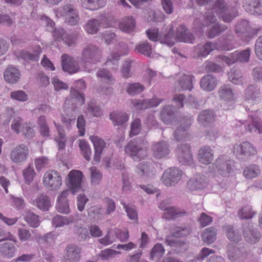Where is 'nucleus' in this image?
Instances as JSON below:
<instances>
[{"label":"nucleus","instance_id":"nucleus-2","mask_svg":"<svg viewBox=\"0 0 262 262\" xmlns=\"http://www.w3.org/2000/svg\"><path fill=\"white\" fill-rule=\"evenodd\" d=\"M102 52L101 49L93 43L85 45L81 53V61L85 65H94L101 62Z\"/></svg>","mask_w":262,"mask_h":262},{"label":"nucleus","instance_id":"nucleus-12","mask_svg":"<svg viewBox=\"0 0 262 262\" xmlns=\"http://www.w3.org/2000/svg\"><path fill=\"white\" fill-rule=\"evenodd\" d=\"M43 184L51 190L58 189L62 184L61 177L55 170L48 171L44 174Z\"/></svg>","mask_w":262,"mask_h":262},{"label":"nucleus","instance_id":"nucleus-33","mask_svg":"<svg viewBox=\"0 0 262 262\" xmlns=\"http://www.w3.org/2000/svg\"><path fill=\"white\" fill-rule=\"evenodd\" d=\"M260 95L259 89L255 85H250L246 89V100L257 101L260 99Z\"/></svg>","mask_w":262,"mask_h":262},{"label":"nucleus","instance_id":"nucleus-4","mask_svg":"<svg viewBox=\"0 0 262 262\" xmlns=\"http://www.w3.org/2000/svg\"><path fill=\"white\" fill-rule=\"evenodd\" d=\"M251 118L250 123L247 121L235 120L234 126L237 129L239 128L242 134H244L246 131L250 133L260 134L262 133V120L257 117H254L252 115H249Z\"/></svg>","mask_w":262,"mask_h":262},{"label":"nucleus","instance_id":"nucleus-15","mask_svg":"<svg viewBox=\"0 0 262 262\" xmlns=\"http://www.w3.org/2000/svg\"><path fill=\"white\" fill-rule=\"evenodd\" d=\"M29 155L28 147L21 144L14 148L10 153V159L15 163H21L25 161Z\"/></svg>","mask_w":262,"mask_h":262},{"label":"nucleus","instance_id":"nucleus-30","mask_svg":"<svg viewBox=\"0 0 262 262\" xmlns=\"http://www.w3.org/2000/svg\"><path fill=\"white\" fill-rule=\"evenodd\" d=\"M215 120L214 112L210 110L202 111L198 117L199 123L203 126H207Z\"/></svg>","mask_w":262,"mask_h":262},{"label":"nucleus","instance_id":"nucleus-59","mask_svg":"<svg viewBox=\"0 0 262 262\" xmlns=\"http://www.w3.org/2000/svg\"><path fill=\"white\" fill-rule=\"evenodd\" d=\"M132 61L131 60H126L122 65L121 73L123 77L128 78L132 76L131 72Z\"/></svg>","mask_w":262,"mask_h":262},{"label":"nucleus","instance_id":"nucleus-11","mask_svg":"<svg viewBox=\"0 0 262 262\" xmlns=\"http://www.w3.org/2000/svg\"><path fill=\"white\" fill-rule=\"evenodd\" d=\"M83 176L82 172L79 170H72L69 173L67 185L73 194L81 189Z\"/></svg>","mask_w":262,"mask_h":262},{"label":"nucleus","instance_id":"nucleus-29","mask_svg":"<svg viewBox=\"0 0 262 262\" xmlns=\"http://www.w3.org/2000/svg\"><path fill=\"white\" fill-rule=\"evenodd\" d=\"M169 231L173 237H184L191 233V229L189 226H177L173 225L170 227Z\"/></svg>","mask_w":262,"mask_h":262},{"label":"nucleus","instance_id":"nucleus-63","mask_svg":"<svg viewBox=\"0 0 262 262\" xmlns=\"http://www.w3.org/2000/svg\"><path fill=\"white\" fill-rule=\"evenodd\" d=\"M56 209L58 212L68 214L70 212L68 201H57Z\"/></svg>","mask_w":262,"mask_h":262},{"label":"nucleus","instance_id":"nucleus-21","mask_svg":"<svg viewBox=\"0 0 262 262\" xmlns=\"http://www.w3.org/2000/svg\"><path fill=\"white\" fill-rule=\"evenodd\" d=\"M215 165L220 173L224 177L228 176L232 170V162L225 156L219 157L216 160Z\"/></svg>","mask_w":262,"mask_h":262},{"label":"nucleus","instance_id":"nucleus-55","mask_svg":"<svg viewBox=\"0 0 262 262\" xmlns=\"http://www.w3.org/2000/svg\"><path fill=\"white\" fill-rule=\"evenodd\" d=\"M229 79L231 82L235 84L243 83L242 73L239 70L232 69L229 73Z\"/></svg>","mask_w":262,"mask_h":262},{"label":"nucleus","instance_id":"nucleus-6","mask_svg":"<svg viewBox=\"0 0 262 262\" xmlns=\"http://www.w3.org/2000/svg\"><path fill=\"white\" fill-rule=\"evenodd\" d=\"M233 153L237 159L247 161L257 154L256 148L249 142H243L234 146Z\"/></svg>","mask_w":262,"mask_h":262},{"label":"nucleus","instance_id":"nucleus-42","mask_svg":"<svg viewBox=\"0 0 262 262\" xmlns=\"http://www.w3.org/2000/svg\"><path fill=\"white\" fill-rule=\"evenodd\" d=\"M216 45L210 41L207 42L203 46H199L198 48V56L199 57H206L209 53L215 49Z\"/></svg>","mask_w":262,"mask_h":262},{"label":"nucleus","instance_id":"nucleus-26","mask_svg":"<svg viewBox=\"0 0 262 262\" xmlns=\"http://www.w3.org/2000/svg\"><path fill=\"white\" fill-rule=\"evenodd\" d=\"M90 139L95 148L94 160L96 163H99L102 150L105 146V143L103 140L95 136H90Z\"/></svg>","mask_w":262,"mask_h":262},{"label":"nucleus","instance_id":"nucleus-34","mask_svg":"<svg viewBox=\"0 0 262 262\" xmlns=\"http://www.w3.org/2000/svg\"><path fill=\"white\" fill-rule=\"evenodd\" d=\"M110 118L115 126H122L128 120V116L125 113L113 112L110 113Z\"/></svg>","mask_w":262,"mask_h":262},{"label":"nucleus","instance_id":"nucleus-48","mask_svg":"<svg viewBox=\"0 0 262 262\" xmlns=\"http://www.w3.org/2000/svg\"><path fill=\"white\" fill-rule=\"evenodd\" d=\"M41 53V50L40 48L35 50L33 53H30L27 51H21L20 52V55L21 58H22L25 61H38L39 59V54Z\"/></svg>","mask_w":262,"mask_h":262},{"label":"nucleus","instance_id":"nucleus-23","mask_svg":"<svg viewBox=\"0 0 262 262\" xmlns=\"http://www.w3.org/2000/svg\"><path fill=\"white\" fill-rule=\"evenodd\" d=\"M177 40L180 42L192 43L195 37L192 33L188 32L187 29L184 25H180L176 32Z\"/></svg>","mask_w":262,"mask_h":262},{"label":"nucleus","instance_id":"nucleus-35","mask_svg":"<svg viewBox=\"0 0 262 262\" xmlns=\"http://www.w3.org/2000/svg\"><path fill=\"white\" fill-rule=\"evenodd\" d=\"M194 77L192 75H183L178 80V84L182 90L191 91L193 89Z\"/></svg>","mask_w":262,"mask_h":262},{"label":"nucleus","instance_id":"nucleus-64","mask_svg":"<svg viewBox=\"0 0 262 262\" xmlns=\"http://www.w3.org/2000/svg\"><path fill=\"white\" fill-rule=\"evenodd\" d=\"M141 127V121L139 118L135 119L130 125V136L133 137L137 135L140 131Z\"/></svg>","mask_w":262,"mask_h":262},{"label":"nucleus","instance_id":"nucleus-13","mask_svg":"<svg viewBox=\"0 0 262 262\" xmlns=\"http://www.w3.org/2000/svg\"><path fill=\"white\" fill-rule=\"evenodd\" d=\"M182 174V171L178 168H168L163 174V183L167 186H174L181 180Z\"/></svg>","mask_w":262,"mask_h":262},{"label":"nucleus","instance_id":"nucleus-45","mask_svg":"<svg viewBox=\"0 0 262 262\" xmlns=\"http://www.w3.org/2000/svg\"><path fill=\"white\" fill-rule=\"evenodd\" d=\"M101 21L97 19H91L85 25V29L90 34H96L100 29Z\"/></svg>","mask_w":262,"mask_h":262},{"label":"nucleus","instance_id":"nucleus-14","mask_svg":"<svg viewBox=\"0 0 262 262\" xmlns=\"http://www.w3.org/2000/svg\"><path fill=\"white\" fill-rule=\"evenodd\" d=\"M82 249L77 245L68 244L64 250V258L67 262H78L80 260Z\"/></svg>","mask_w":262,"mask_h":262},{"label":"nucleus","instance_id":"nucleus-19","mask_svg":"<svg viewBox=\"0 0 262 262\" xmlns=\"http://www.w3.org/2000/svg\"><path fill=\"white\" fill-rule=\"evenodd\" d=\"M159 208L165 211L163 214L164 217L168 220H174L178 217L184 216L187 214L186 211L175 209L164 203H161L159 205Z\"/></svg>","mask_w":262,"mask_h":262},{"label":"nucleus","instance_id":"nucleus-31","mask_svg":"<svg viewBox=\"0 0 262 262\" xmlns=\"http://www.w3.org/2000/svg\"><path fill=\"white\" fill-rule=\"evenodd\" d=\"M213 158V154L209 146H203L199 151V162L204 164H209Z\"/></svg>","mask_w":262,"mask_h":262},{"label":"nucleus","instance_id":"nucleus-46","mask_svg":"<svg viewBox=\"0 0 262 262\" xmlns=\"http://www.w3.org/2000/svg\"><path fill=\"white\" fill-rule=\"evenodd\" d=\"M83 7L91 10H95L103 7L105 2L102 0H81Z\"/></svg>","mask_w":262,"mask_h":262},{"label":"nucleus","instance_id":"nucleus-24","mask_svg":"<svg viewBox=\"0 0 262 262\" xmlns=\"http://www.w3.org/2000/svg\"><path fill=\"white\" fill-rule=\"evenodd\" d=\"M243 7L251 14L262 15V0H243Z\"/></svg>","mask_w":262,"mask_h":262},{"label":"nucleus","instance_id":"nucleus-8","mask_svg":"<svg viewBox=\"0 0 262 262\" xmlns=\"http://www.w3.org/2000/svg\"><path fill=\"white\" fill-rule=\"evenodd\" d=\"M175 154L180 163L183 165H189L192 163V154L189 144H179L175 150Z\"/></svg>","mask_w":262,"mask_h":262},{"label":"nucleus","instance_id":"nucleus-36","mask_svg":"<svg viewBox=\"0 0 262 262\" xmlns=\"http://www.w3.org/2000/svg\"><path fill=\"white\" fill-rule=\"evenodd\" d=\"M73 230L79 242H83L90 238L88 229L82 225H75Z\"/></svg>","mask_w":262,"mask_h":262},{"label":"nucleus","instance_id":"nucleus-27","mask_svg":"<svg viewBox=\"0 0 262 262\" xmlns=\"http://www.w3.org/2000/svg\"><path fill=\"white\" fill-rule=\"evenodd\" d=\"M20 74L18 69L13 67H8L4 72L5 81L11 84L16 83L20 78Z\"/></svg>","mask_w":262,"mask_h":262},{"label":"nucleus","instance_id":"nucleus-25","mask_svg":"<svg viewBox=\"0 0 262 262\" xmlns=\"http://www.w3.org/2000/svg\"><path fill=\"white\" fill-rule=\"evenodd\" d=\"M142 151V147L138 146L136 142L132 141L129 142L124 148L125 153L135 161L140 159L141 158L140 152Z\"/></svg>","mask_w":262,"mask_h":262},{"label":"nucleus","instance_id":"nucleus-52","mask_svg":"<svg viewBox=\"0 0 262 262\" xmlns=\"http://www.w3.org/2000/svg\"><path fill=\"white\" fill-rule=\"evenodd\" d=\"M91 172V182L92 185H97L100 184L102 178V174L96 167H91L90 168Z\"/></svg>","mask_w":262,"mask_h":262},{"label":"nucleus","instance_id":"nucleus-47","mask_svg":"<svg viewBox=\"0 0 262 262\" xmlns=\"http://www.w3.org/2000/svg\"><path fill=\"white\" fill-rule=\"evenodd\" d=\"M174 107L171 105L164 106L161 112V118L165 124H169L174 115Z\"/></svg>","mask_w":262,"mask_h":262},{"label":"nucleus","instance_id":"nucleus-22","mask_svg":"<svg viewBox=\"0 0 262 262\" xmlns=\"http://www.w3.org/2000/svg\"><path fill=\"white\" fill-rule=\"evenodd\" d=\"M208 185L206 176L198 174L194 179L190 180L187 183V187L191 190H197L205 188Z\"/></svg>","mask_w":262,"mask_h":262},{"label":"nucleus","instance_id":"nucleus-18","mask_svg":"<svg viewBox=\"0 0 262 262\" xmlns=\"http://www.w3.org/2000/svg\"><path fill=\"white\" fill-rule=\"evenodd\" d=\"M61 66L63 71L69 74L76 73L80 69L74 58L67 54H64L61 56Z\"/></svg>","mask_w":262,"mask_h":262},{"label":"nucleus","instance_id":"nucleus-10","mask_svg":"<svg viewBox=\"0 0 262 262\" xmlns=\"http://www.w3.org/2000/svg\"><path fill=\"white\" fill-rule=\"evenodd\" d=\"M242 232L246 241L251 244L258 242L261 237L260 232L255 229L252 223L249 222L243 224Z\"/></svg>","mask_w":262,"mask_h":262},{"label":"nucleus","instance_id":"nucleus-5","mask_svg":"<svg viewBox=\"0 0 262 262\" xmlns=\"http://www.w3.org/2000/svg\"><path fill=\"white\" fill-rule=\"evenodd\" d=\"M17 242L16 237L10 233L7 237L0 238V255L8 259L13 257L17 250Z\"/></svg>","mask_w":262,"mask_h":262},{"label":"nucleus","instance_id":"nucleus-41","mask_svg":"<svg viewBox=\"0 0 262 262\" xmlns=\"http://www.w3.org/2000/svg\"><path fill=\"white\" fill-rule=\"evenodd\" d=\"M54 123L56 127L58 132V136L55 138V141L58 144V149L59 150L63 149L65 148L67 138L64 134V130L62 126L60 125L57 124L54 121Z\"/></svg>","mask_w":262,"mask_h":262},{"label":"nucleus","instance_id":"nucleus-61","mask_svg":"<svg viewBox=\"0 0 262 262\" xmlns=\"http://www.w3.org/2000/svg\"><path fill=\"white\" fill-rule=\"evenodd\" d=\"M174 139L178 141L186 140L187 139V133L186 130L183 129L181 126H179L173 133Z\"/></svg>","mask_w":262,"mask_h":262},{"label":"nucleus","instance_id":"nucleus-37","mask_svg":"<svg viewBox=\"0 0 262 262\" xmlns=\"http://www.w3.org/2000/svg\"><path fill=\"white\" fill-rule=\"evenodd\" d=\"M227 28L226 25L216 23L208 30L207 36L209 38H214L227 30Z\"/></svg>","mask_w":262,"mask_h":262},{"label":"nucleus","instance_id":"nucleus-1","mask_svg":"<svg viewBox=\"0 0 262 262\" xmlns=\"http://www.w3.org/2000/svg\"><path fill=\"white\" fill-rule=\"evenodd\" d=\"M85 99L83 92L70 89V94L66 99L63 109L68 116H73L78 112L79 107L84 103Z\"/></svg>","mask_w":262,"mask_h":262},{"label":"nucleus","instance_id":"nucleus-17","mask_svg":"<svg viewBox=\"0 0 262 262\" xmlns=\"http://www.w3.org/2000/svg\"><path fill=\"white\" fill-rule=\"evenodd\" d=\"M152 150L154 157L158 159L166 158L171 151L169 143L165 141L154 143Z\"/></svg>","mask_w":262,"mask_h":262},{"label":"nucleus","instance_id":"nucleus-9","mask_svg":"<svg viewBox=\"0 0 262 262\" xmlns=\"http://www.w3.org/2000/svg\"><path fill=\"white\" fill-rule=\"evenodd\" d=\"M228 258L232 262H242L247 256L248 252L244 247H239L233 244H228L227 246Z\"/></svg>","mask_w":262,"mask_h":262},{"label":"nucleus","instance_id":"nucleus-7","mask_svg":"<svg viewBox=\"0 0 262 262\" xmlns=\"http://www.w3.org/2000/svg\"><path fill=\"white\" fill-rule=\"evenodd\" d=\"M220 98L224 101L222 107L223 110L232 109L235 102L234 94L230 84H224L218 90Z\"/></svg>","mask_w":262,"mask_h":262},{"label":"nucleus","instance_id":"nucleus-60","mask_svg":"<svg viewBox=\"0 0 262 262\" xmlns=\"http://www.w3.org/2000/svg\"><path fill=\"white\" fill-rule=\"evenodd\" d=\"M255 212L252 211V207L250 206H247L238 212V215L242 219H250L253 217Z\"/></svg>","mask_w":262,"mask_h":262},{"label":"nucleus","instance_id":"nucleus-43","mask_svg":"<svg viewBox=\"0 0 262 262\" xmlns=\"http://www.w3.org/2000/svg\"><path fill=\"white\" fill-rule=\"evenodd\" d=\"M36 206L43 211H48L51 206L50 200L47 195L41 194L35 199Z\"/></svg>","mask_w":262,"mask_h":262},{"label":"nucleus","instance_id":"nucleus-51","mask_svg":"<svg viewBox=\"0 0 262 262\" xmlns=\"http://www.w3.org/2000/svg\"><path fill=\"white\" fill-rule=\"evenodd\" d=\"M26 122L20 117H14L11 125V129L16 134H19L24 128Z\"/></svg>","mask_w":262,"mask_h":262},{"label":"nucleus","instance_id":"nucleus-54","mask_svg":"<svg viewBox=\"0 0 262 262\" xmlns=\"http://www.w3.org/2000/svg\"><path fill=\"white\" fill-rule=\"evenodd\" d=\"M39 216L33 212H28L25 216V220L28 225L32 228H36L39 225Z\"/></svg>","mask_w":262,"mask_h":262},{"label":"nucleus","instance_id":"nucleus-44","mask_svg":"<svg viewBox=\"0 0 262 262\" xmlns=\"http://www.w3.org/2000/svg\"><path fill=\"white\" fill-rule=\"evenodd\" d=\"M216 230L213 227H210L205 229L202 234L203 241L208 244H212L216 239Z\"/></svg>","mask_w":262,"mask_h":262},{"label":"nucleus","instance_id":"nucleus-39","mask_svg":"<svg viewBox=\"0 0 262 262\" xmlns=\"http://www.w3.org/2000/svg\"><path fill=\"white\" fill-rule=\"evenodd\" d=\"M177 40L176 35H174V31L173 28L169 29L167 33L164 35H159V41L162 44H166L169 47L174 45Z\"/></svg>","mask_w":262,"mask_h":262},{"label":"nucleus","instance_id":"nucleus-32","mask_svg":"<svg viewBox=\"0 0 262 262\" xmlns=\"http://www.w3.org/2000/svg\"><path fill=\"white\" fill-rule=\"evenodd\" d=\"M223 228L225 231L226 237L231 242L238 243L242 239V235L236 230L233 225L226 224Z\"/></svg>","mask_w":262,"mask_h":262},{"label":"nucleus","instance_id":"nucleus-53","mask_svg":"<svg viewBox=\"0 0 262 262\" xmlns=\"http://www.w3.org/2000/svg\"><path fill=\"white\" fill-rule=\"evenodd\" d=\"M144 90V86L139 83H128L126 88L127 93L134 96L141 93Z\"/></svg>","mask_w":262,"mask_h":262},{"label":"nucleus","instance_id":"nucleus-16","mask_svg":"<svg viewBox=\"0 0 262 262\" xmlns=\"http://www.w3.org/2000/svg\"><path fill=\"white\" fill-rule=\"evenodd\" d=\"M62 13L65 17V23L68 25L75 26L79 20L77 10L71 4L63 7Z\"/></svg>","mask_w":262,"mask_h":262},{"label":"nucleus","instance_id":"nucleus-49","mask_svg":"<svg viewBox=\"0 0 262 262\" xmlns=\"http://www.w3.org/2000/svg\"><path fill=\"white\" fill-rule=\"evenodd\" d=\"M260 171V169L257 165L252 164L245 168L243 174L247 179H253L259 174Z\"/></svg>","mask_w":262,"mask_h":262},{"label":"nucleus","instance_id":"nucleus-58","mask_svg":"<svg viewBox=\"0 0 262 262\" xmlns=\"http://www.w3.org/2000/svg\"><path fill=\"white\" fill-rule=\"evenodd\" d=\"M79 147L84 159L89 161L91 159V150L88 142L85 140H80Z\"/></svg>","mask_w":262,"mask_h":262},{"label":"nucleus","instance_id":"nucleus-20","mask_svg":"<svg viewBox=\"0 0 262 262\" xmlns=\"http://www.w3.org/2000/svg\"><path fill=\"white\" fill-rule=\"evenodd\" d=\"M136 172L143 178H151L154 176V167L151 162L142 161L136 167Z\"/></svg>","mask_w":262,"mask_h":262},{"label":"nucleus","instance_id":"nucleus-38","mask_svg":"<svg viewBox=\"0 0 262 262\" xmlns=\"http://www.w3.org/2000/svg\"><path fill=\"white\" fill-rule=\"evenodd\" d=\"M121 30L127 33H132L136 26V23L133 17H126L119 24Z\"/></svg>","mask_w":262,"mask_h":262},{"label":"nucleus","instance_id":"nucleus-3","mask_svg":"<svg viewBox=\"0 0 262 262\" xmlns=\"http://www.w3.org/2000/svg\"><path fill=\"white\" fill-rule=\"evenodd\" d=\"M235 33L243 41L248 42L258 33H262V27L251 28L248 21L243 20L236 24Z\"/></svg>","mask_w":262,"mask_h":262},{"label":"nucleus","instance_id":"nucleus-56","mask_svg":"<svg viewBox=\"0 0 262 262\" xmlns=\"http://www.w3.org/2000/svg\"><path fill=\"white\" fill-rule=\"evenodd\" d=\"M217 15L228 10L225 0H216L213 4L212 9Z\"/></svg>","mask_w":262,"mask_h":262},{"label":"nucleus","instance_id":"nucleus-62","mask_svg":"<svg viewBox=\"0 0 262 262\" xmlns=\"http://www.w3.org/2000/svg\"><path fill=\"white\" fill-rule=\"evenodd\" d=\"M23 174L26 183L30 184L33 181L35 173L33 168L29 166L23 170Z\"/></svg>","mask_w":262,"mask_h":262},{"label":"nucleus","instance_id":"nucleus-28","mask_svg":"<svg viewBox=\"0 0 262 262\" xmlns=\"http://www.w3.org/2000/svg\"><path fill=\"white\" fill-rule=\"evenodd\" d=\"M217 84V79L211 74L204 76L200 80V86L202 89L208 92L213 91Z\"/></svg>","mask_w":262,"mask_h":262},{"label":"nucleus","instance_id":"nucleus-40","mask_svg":"<svg viewBox=\"0 0 262 262\" xmlns=\"http://www.w3.org/2000/svg\"><path fill=\"white\" fill-rule=\"evenodd\" d=\"M251 52L250 48L241 51H236L232 53V56L236 62L246 63L249 61Z\"/></svg>","mask_w":262,"mask_h":262},{"label":"nucleus","instance_id":"nucleus-50","mask_svg":"<svg viewBox=\"0 0 262 262\" xmlns=\"http://www.w3.org/2000/svg\"><path fill=\"white\" fill-rule=\"evenodd\" d=\"M135 49L140 54L147 57L150 56L151 46L147 41L140 42L136 45Z\"/></svg>","mask_w":262,"mask_h":262},{"label":"nucleus","instance_id":"nucleus-57","mask_svg":"<svg viewBox=\"0 0 262 262\" xmlns=\"http://www.w3.org/2000/svg\"><path fill=\"white\" fill-rule=\"evenodd\" d=\"M165 253V249L162 244L158 243L152 248L150 253V259L153 260L155 257H161Z\"/></svg>","mask_w":262,"mask_h":262}]
</instances>
